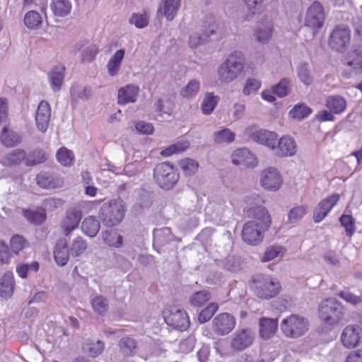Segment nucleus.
Listing matches in <instances>:
<instances>
[{
    "label": "nucleus",
    "mask_w": 362,
    "mask_h": 362,
    "mask_svg": "<svg viewBox=\"0 0 362 362\" xmlns=\"http://www.w3.org/2000/svg\"><path fill=\"white\" fill-rule=\"evenodd\" d=\"M65 67L62 65L55 66L49 73L48 78L53 91H59L64 78Z\"/></svg>",
    "instance_id": "obj_29"
},
{
    "label": "nucleus",
    "mask_w": 362,
    "mask_h": 362,
    "mask_svg": "<svg viewBox=\"0 0 362 362\" xmlns=\"http://www.w3.org/2000/svg\"><path fill=\"white\" fill-rule=\"evenodd\" d=\"M218 306L216 303H210L206 308L203 309L199 316L198 320L200 323H205L209 321L217 311Z\"/></svg>",
    "instance_id": "obj_59"
},
{
    "label": "nucleus",
    "mask_w": 362,
    "mask_h": 362,
    "mask_svg": "<svg viewBox=\"0 0 362 362\" xmlns=\"http://www.w3.org/2000/svg\"><path fill=\"white\" fill-rule=\"evenodd\" d=\"M254 334L250 329L236 332L231 342V346L236 350H243L252 344Z\"/></svg>",
    "instance_id": "obj_23"
},
{
    "label": "nucleus",
    "mask_w": 362,
    "mask_h": 362,
    "mask_svg": "<svg viewBox=\"0 0 362 362\" xmlns=\"http://www.w3.org/2000/svg\"><path fill=\"white\" fill-rule=\"evenodd\" d=\"M361 338V329L359 326L348 325L346 326L341 335L342 344L349 349L354 348L358 346Z\"/></svg>",
    "instance_id": "obj_17"
},
{
    "label": "nucleus",
    "mask_w": 362,
    "mask_h": 362,
    "mask_svg": "<svg viewBox=\"0 0 362 362\" xmlns=\"http://www.w3.org/2000/svg\"><path fill=\"white\" fill-rule=\"evenodd\" d=\"M37 185L45 189H52L57 187V183L54 181L52 175L47 173H41L36 177Z\"/></svg>",
    "instance_id": "obj_51"
},
{
    "label": "nucleus",
    "mask_w": 362,
    "mask_h": 362,
    "mask_svg": "<svg viewBox=\"0 0 362 362\" xmlns=\"http://www.w3.org/2000/svg\"><path fill=\"white\" fill-rule=\"evenodd\" d=\"M153 176L156 183L165 189L173 188L179 179V174L173 165L168 162L158 164L154 169Z\"/></svg>",
    "instance_id": "obj_6"
},
{
    "label": "nucleus",
    "mask_w": 362,
    "mask_h": 362,
    "mask_svg": "<svg viewBox=\"0 0 362 362\" xmlns=\"http://www.w3.org/2000/svg\"><path fill=\"white\" fill-rule=\"evenodd\" d=\"M50 9L54 16L66 17L70 14L72 9L71 0H51Z\"/></svg>",
    "instance_id": "obj_30"
},
{
    "label": "nucleus",
    "mask_w": 362,
    "mask_h": 362,
    "mask_svg": "<svg viewBox=\"0 0 362 362\" xmlns=\"http://www.w3.org/2000/svg\"><path fill=\"white\" fill-rule=\"evenodd\" d=\"M216 25L215 24H209V30L204 31L202 35L199 33H192L189 36V45L190 47H197L199 45L204 43L208 38L215 32Z\"/></svg>",
    "instance_id": "obj_39"
},
{
    "label": "nucleus",
    "mask_w": 362,
    "mask_h": 362,
    "mask_svg": "<svg viewBox=\"0 0 362 362\" xmlns=\"http://www.w3.org/2000/svg\"><path fill=\"white\" fill-rule=\"evenodd\" d=\"M180 6V0H162L158 11L163 13L168 21H172Z\"/></svg>",
    "instance_id": "obj_32"
},
{
    "label": "nucleus",
    "mask_w": 362,
    "mask_h": 362,
    "mask_svg": "<svg viewBox=\"0 0 362 362\" xmlns=\"http://www.w3.org/2000/svg\"><path fill=\"white\" fill-rule=\"evenodd\" d=\"M100 228L99 221L93 216L86 217L81 223L83 233L90 238H93L98 234Z\"/></svg>",
    "instance_id": "obj_34"
},
{
    "label": "nucleus",
    "mask_w": 362,
    "mask_h": 362,
    "mask_svg": "<svg viewBox=\"0 0 362 362\" xmlns=\"http://www.w3.org/2000/svg\"><path fill=\"white\" fill-rule=\"evenodd\" d=\"M244 135L259 144L269 147L272 150H274L275 144H276L278 140L276 133L263 129H258L255 126L247 127L244 131Z\"/></svg>",
    "instance_id": "obj_9"
},
{
    "label": "nucleus",
    "mask_w": 362,
    "mask_h": 362,
    "mask_svg": "<svg viewBox=\"0 0 362 362\" xmlns=\"http://www.w3.org/2000/svg\"><path fill=\"white\" fill-rule=\"evenodd\" d=\"M51 117V107L48 102L42 100L35 112V123L37 129L44 133L47 131Z\"/></svg>",
    "instance_id": "obj_16"
},
{
    "label": "nucleus",
    "mask_w": 362,
    "mask_h": 362,
    "mask_svg": "<svg viewBox=\"0 0 362 362\" xmlns=\"http://www.w3.org/2000/svg\"><path fill=\"white\" fill-rule=\"evenodd\" d=\"M350 40L351 33L349 28L339 25L332 30L329 39V45L338 52H344L349 45Z\"/></svg>",
    "instance_id": "obj_10"
},
{
    "label": "nucleus",
    "mask_w": 362,
    "mask_h": 362,
    "mask_svg": "<svg viewBox=\"0 0 362 362\" xmlns=\"http://www.w3.org/2000/svg\"><path fill=\"white\" fill-rule=\"evenodd\" d=\"M235 326V320L229 313H223L218 315L213 320V328L216 333L225 335L230 333Z\"/></svg>",
    "instance_id": "obj_15"
},
{
    "label": "nucleus",
    "mask_w": 362,
    "mask_h": 362,
    "mask_svg": "<svg viewBox=\"0 0 362 362\" xmlns=\"http://www.w3.org/2000/svg\"><path fill=\"white\" fill-rule=\"evenodd\" d=\"M344 63L356 72H362V47H358L350 51L344 59Z\"/></svg>",
    "instance_id": "obj_25"
},
{
    "label": "nucleus",
    "mask_w": 362,
    "mask_h": 362,
    "mask_svg": "<svg viewBox=\"0 0 362 362\" xmlns=\"http://www.w3.org/2000/svg\"><path fill=\"white\" fill-rule=\"evenodd\" d=\"M11 248L12 251L18 254L28 245L26 240L20 235H13L10 240Z\"/></svg>",
    "instance_id": "obj_61"
},
{
    "label": "nucleus",
    "mask_w": 362,
    "mask_h": 362,
    "mask_svg": "<svg viewBox=\"0 0 362 362\" xmlns=\"http://www.w3.org/2000/svg\"><path fill=\"white\" fill-rule=\"evenodd\" d=\"M71 98L73 100L78 99H88L90 95V90L88 88H82L79 86H73L70 90Z\"/></svg>",
    "instance_id": "obj_58"
},
{
    "label": "nucleus",
    "mask_w": 362,
    "mask_h": 362,
    "mask_svg": "<svg viewBox=\"0 0 362 362\" xmlns=\"http://www.w3.org/2000/svg\"><path fill=\"white\" fill-rule=\"evenodd\" d=\"M211 295L207 291H201L194 293L191 298V304L194 306L201 307L203 306L206 302L210 300Z\"/></svg>",
    "instance_id": "obj_56"
},
{
    "label": "nucleus",
    "mask_w": 362,
    "mask_h": 362,
    "mask_svg": "<svg viewBox=\"0 0 362 362\" xmlns=\"http://www.w3.org/2000/svg\"><path fill=\"white\" fill-rule=\"evenodd\" d=\"M226 209V199L219 195H213L209 198V203L205 207V213L211 218L219 217Z\"/></svg>",
    "instance_id": "obj_20"
},
{
    "label": "nucleus",
    "mask_w": 362,
    "mask_h": 362,
    "mask_svg": "<svg viewBox=\"0 0 362 362\" xmlns=\"http://www.w3.org/2000/svg\"><path fill=\"white\" fill-rule=\"evenodd\" d=\"M14 277L11 272H6L0 281V298H11L14 291Z\"/></svg>",
    "instance_id": "obj_28"
},
{
    "label": "nucleus",
    "mask_w": 362,
    "mask_h": 362,
    "mask_svg": "<svg viewBox=\"0 0 362 362\" xmlns=\"http://www.w3.org/2000/svg\"><path fill=\"white\" fill-rule=\"evenodd\" d=\"M70 251L69 250L66 240L64 239L59 240L54 247V258L58 266L64 267L69 261Z\"/></svg>",
    "instance_id": "obj_24"
},
{
    "label": "nucleus",
    "mask_w": 362,
    "mask_h": 362,
    "mask_svg": "<svg viewBox=\"0 0 362 362\" xmlns=\"http://www.w3.org/2000/svg\"><path fill=\"white\" fill-rule=\"evenodd\" d=\"M81 220V211L76 209L68 211L61 225L64 234L69 236L78 227Z\"/></svg>",
    "instance_id": "obj_21"
},
{
    "label": "nucleus",
    "mask_w": 362,
    "mask_h": 362,
    "mask_svg": "<svg viewBox=\"0 0 362 362\" xmlns=\"http://www.w3.org/2000/svg\"><path fill=\"white\" fill-rule=\"evenodd\" d=\"M340 195L334 193L321 200L313 211V221L315 223L322 221L337 204Z\"/></svg>",
    "instance_id": "obj_13"
},
{
    "label": "nucleus",
    "mask_w": 362,
    "mask_h": 362,
    "mask_svg": "<svg viewBox=\"0 0 362 362\" xmlns=\"http://www.w3.org/2000/svg\"><path fill=\"white\" fill-rule=\"evenodd\" d=\"M124 211L123 201L113 199L102 205L99 216L105 225L107 226H114L122 221Z\"/></svg>",
    "instance_id": "obj_5"
},
{
    "label": "nucleus",
    "mask_w": 362,
    "mask_h": 362,
    "mask_svg": "<svg viewBox=\"0 0 362 362\" xmlns=\"http://www.w3.org/2000/svg\"><path fill=\"white\" fill-rule=\"evenodd\" d=\"M91 305L95 313L98 315L105 314L108 309V302L102 296H96L91 300Z\"/></svg>",
    "instance_id": "obj_48"
},
{
    "label": "nucleus",
    "mask_w": 362,
    "mask_h": 362,
    "mask_svg": "<svg viewBox=\"0 0 362 362\" xmlns=\"http://www.w3.org/2000/svg\"><path fill=\"white\" fill-rule=\"evenodd\" d=\"M251 287L256 296L262 299L275 297L281 289L280 284L276 279L262 274H256L252 277Z\"/></svg>",
    "instance_id": "obj_4"
},
{
    "label": "nucleus",
    "mask_w": 362,
    "mask_h": 362,
    "mask_svg": "<svg viewBox=\"0 0 362 362\" xmlns=\"http://www.w3.org/2000/svg\"><path fill=\"white\" fill-rule=\"evenodd\" d=\"M344 314L343 305L335 298H327L319 305V317L327 325L334 326L338 325L342 320Z\"/></svg>",
    "instance_id": "obj_3"
},
{
    "label": "nucleus",
    "mask_w": 362,
    "mask_h": 362,
    "mask_svg": "<svg viewBox=\"0 0 362 362\" xmlns=\"http://www.w3.org/2000/svg\"><path fill=\"white\" fill-rule=\"evenodd\" d=\"M325 21V13L322 4L318 1L313 2L308 8L305 17V25L313 29L322 28Z\"/></svg>",
    "instance_id": "obj_12"
},
{
    "label": "nucleus",
    "mask_w": 362,
    "mask_h": 362,
    "mask_svg": "<svg viewBox=\"0 0 362 362\" xmlns=\"http://www.w3.org/2000/svg\"><path fill=\"white\" fill-rule=\"evenodd\" d=\"M124 54V49H120L108 61L106 67L107 73L110 76L114 77L118 74Z\"/></svg>",
    "instance_id": "obj_33"
},
{
    "label": "nucleus",
    "mask_w": 362,
    "mask_h": 362,
    "mask_svg": "<svg viewBox=\"0 0 362 362\" xmlns=\"http://www.w3.org/2000/svg\"><path fill=\"white\" fill-rule=\"evenodd\" d=\"M26 153L21 149H16L3 156L0 159V163L4 166H16L22 162L26 164Z\"/></svg>",
    "instance_id": "obj_27"
},
{
    "label": "nucleus",
    "mask_w": 362,
    "mask_h": 362,
    "mask_svg": "<svg viewBox=\"0 0 362 362\" xmlns=\"http://www.w3.org/2000/svg\"><path fill=\"white\" fill-rule=\"evenodd\" d=\"M308 320L298 315H291L290 316L284 318L280 327L283 334L290 338H298L303 334L308 329Z\"/></svg>",
    "instance_id": "obj_7"
},
{
    "label": "nucleus",
    "mask_w": 362,
    "mask_h": 362,
    "mask_svg": "<svg viewBox=\"0 0 362 362\" xmlns=\"http://www.w3.org/2000/svg\"><path fill=\"white\" fill-rule=\"evenodd\" d=\"M279 157H291L297 152V146L293 138L288 136H284L279 139L278 145L275 144L273 150Z\"/></svg>",
    "instance_id": "obj_18"
},
{
    "label": "nucleus",
    "mask_w": 362,
    "mask_h": 362,
    "mask_svg": "<svg viewBox=\"0 0 362 362\" xmlns=\"http://www.w3.org/2000/svg\"><path fill=\"white\" fill-rule=\"evenodd\" d=\"M119 346L124 354L127 355H133L135 354L136 343L132 338L124 337L119 341Z\"/></svg>",
    "instance_id": "obj_57"
},
{
    "label": "nucleus",
    "mask_w": 362,
    "mask_h": 362,
    "mask_svg": "<svg viewBox=\"0 0 362 362\" xmlns=\"http://www.w3.org/2000/svg\"><path fill=\"white\" fill-rule=\"evenodd\" d=\"M83 349L91 357H96L103 352L104 344L100 341L87 342L83 345Z\"/></svg>",
    "instance_id": "obj_53"
},
{
    "label": "nucleus",
    "mask_w": 362,
    "mask_h": 362,
    "mask_svg": "<svg viewBox=\"0 0 362 362\" xmlns=\"http://www.w3.org/2000/svg\"><path fill=\"white\" fill-rule=\"evenodd\" d=\"M235 134L230 129L223 128L214 134V141L216 144H228L235 140Z\"/></svg>",
    "instance_id": "obj_44"
},
{
    "label": "nucleus",
    "mask_w": 362,
    "mask_h": 362,
    "mask_svg": "<svg viewBox=\"0 0 362 362\" xmlns=\"http://www.w3.org/2000/svg\"><path fill=\"white\" fill-rule=\"evenodd\" d=\"M245 57L240 51H234L228 55L218 69V80L229 83L241 76L244 70Z\"/></svg>",
    "instance_id": "obj_2"
},
{
    "label": "nucleus",
    "mask_w": 362,
    "mask_h": 362,
    "mask_svg": "<svg viewBox=\"0 0 362 362\" xmlns=\"http://www.w3.org/2000/svg\"><path fill=\"white\" fill-rule=\"evenodd\" d=\"M325 105L332 113L340 114L346 110V101L340 95H329L326 98Z\"/></svg>",
    "instance_id": "obj_31"
},
{
    "label": "nucleus",
    "mask_w": 362,
    "mask_h": 362,
    "mask_svg": "<svg viewBox=\"0 0 362 362\" xmlns=\"http://www.w3.org/2000/svg\"><path fill=\"white\" fill-rule=\"evenodd\" d=\"M57 161L63 166L69 167L74 164V153L66 147H61L56 153Z\"/></svg>",
    "instance_id": "obj_42"
},
{
    "label": "nucleus",
    "mask_w": 362,
    "mask_h": 362,
    "mask_svg": "<svg viewBox=\"0 0 362 362\" xmlns=\"http://www.w3.org/2000/svg\"><path fill=\"white\" fill-rule=\"evenodd\" d=\"M339 222L345 228L346 235L351 237L356 230L355 218L351 215L343 214L339 218Z\"/></svg>",
    "instance_id": "obj_52"
},
{
    "label": "nucleus",
    "mask_w": 362,
    "mask_h": 362,
    "mask_svg": "<svg viewBox=\"0 0 362 362\" xmlns=\"http://www.w3.org/2000/svg\"><path fill=\"white\" fill-rule=\"evenodd\" d=\"M274 23L272 20L264 18L260 21L254 32L256 40L261 44H267L272 38Z\"/></svg>",
    "instance_id": "obj_19"
},
{
    "label": "nucleus",
    "mask_w": 362,
    "mask_h": 362,
    "mask_svg": "<svg viewBox=\"0 0 362 362\" xmlns=\"http://www.w3.org/2000/svg\"><path fill=\"white\" fill-rule=\"evenodd\" d=\"M219 99V96L215 95L213 93H205L201 105L202 112L205 115H210L216 107Z\"/></svg>",
    "instance_id": "obj_37"
},
{
    "label": "nucleus",
    "mask_w": 362,
    "mask_h": 362,
    "mask_svg": "<svg viewBox=\"0 0 362 362\" xmlns=\"http://www.w3.org/2000/svg\"><path fill=\"white\" fill-rule=\"evenodd\" d=\"M179 166L186 175L194 174L198 168V163L191 158H184L179 162Z\"/></svg>",
    "instance_id": "obj_50"
},
{
    "label": "nucleus",
    "mask_w": 362,
    "mask_h": 362,
    "mask_svg": "<svg viewBox=\"0 0 362 362\" xmlns=\"http://www.w3.org/2000/svg\"><path fill=\"white\" fill-rule=\"evenodd\" d=\"M24 23L29 29L38 28L42 23L40 14L35 11H30L24 16Z\"/></svg>",
    "instance_id": "obj_46"
},
{
    "label": "nucleus",
    "mask_w": 362,
    "mask_h": 362,
    "mask_svg": "<svg viewBox=\"0 0 362 362\" xmlns=\"http://www.w3.org/2000/svg\"><path fill=\"white\" fill-rule=\"evenodd\" d=\"M286 253V248L279 245H272L268 247L263 257H262V262H266L274 259L279 257H283Z\"/></svg>",
    "instance_id": "obj_45"
},
{
    "label": "nucleus",
    "mask_w": 362,
    "mask_h": 362,
    "mask_svg": "<svg viewBox=\"0 0 362 362\" xmlns=\"http://www.w3.org/2000/svg\"><path fill=\"white\" fill-rule=\"evenodd\" d=\"M201 88V83L199 80L191 79L187 85L180 90V95L187 100L194 99L199 93Z\"/></svg>",
    "instance_id": "obj_36"
},
{
    "label": "nucleus",
    "mask_w": 362,
    "mask_h": 362,
    "mask_svg": "<svg viewBox=\"0 0 362 362\" xmlns=\"http://www.w3.org/2000/svg\"><path fill=\"white\" fill-rule=\"evenodd\" d=\"M189 146V142L187 141H177L163 149L161 151V155L165 157H168L175 153H178L185 151Z\"/></svg>",
    "instance_id": "obj_47"
},
{
    "label": "nucleus",
    "mask_w": 362,
    "mask_h": 362,
    "mask_svg": "<svg viewBox=\"0 0 362 362\" xmlns=\"http://www.w3.org/2000/svg\"><path fill=\"white\" fill-rule=\"evenodd\" d=\"M260 185L267 191H278L283 183L282 176L274 167L264 168L259 176Z\"/></svg>",
    "instance_id": "obj_11"
},
{
    "label": "nucleus",
    "mask_w": 362,
    "mask_h": 362,
    "mask_svg": "<svg viewBox=\"0 0 362 362\" xmlns=\"http://www.w3.org/2000/svg\"><path fill=\"white\" fill-rule=\"evenodd\" d=\"M38 269L39 264L37 262H33L30 264H23L16 267V272L18 275L23 279H25L27 277L28 271L32 270L36 272Z\"/></svg>",
    "instance_id": "obj_62"
},
{
    "label": "nucleus",
    "mask_w": 362,
    "mask_h": 362,
    "mask_svg": "<svg viewBox=\"0 0 362 362\" xmlns=\"http://www.w3.org/2000/svg\"><path fill=\"white\" fill-rule=\"evenodd\" d=\"M129 23L137 28H144L148 24V17L146 14L134 13L129 19Z\"/></svg>",
    "instance_id": "obj_64"
},
{
    "label": "nucleus",
    "mask_w": 362,
    "mask_h": 362,
    "mask_svg": "<svg viewBox=\"0 0 362 362\" xmlns=\"http://www.w3.org/2000/svg\"><path fill=\"white\" fill-rule=\"evenodd\" d=\"M291 81L287 78H282L279 83L272 87L273 93L279 98L286 96L290 90Z\"/></svg>",
    "instance_id": "obj_54"
},
{
    "label": "nucleus",
    "mask_w": 362,
    "mask_h": 362,
    "mask_svg": "<svg viewBox=\"0 0 362 362\" xmlns=\"http://www.w3.org/2000/svg\"><path fill=\"white\" fill-rule=\"evenodd\" d=\"M1 141L4 146L13 147L21 143V137L18 133L4 127L1 134Z\"/></svg>",
    "instance_id": "obj_40"
},
{
    "label": "nucleus",
    "mask_w": 362,
    "mask_h": 362,
    "mask_svg": "<svg viewBox=\"0 0 362 362\" xmlns=\"http://www.w3.org/2000/svg\"><path fill=\"white\" fill-rule=\"evenodd\" d=\"M26 165L28 166L40 164L47 159L45 154L40 150L33 151L30 154L26 155Z\"/></svg>",
    "instance_id": "obj_60"
},
{
    "label": "nucleus",
    "mask_w": 362,
    "mask_h": 362,
    "mask_svg": "<svg viewBox=\"0 0 362 362\" xmlns=\"http://www.w3.org/2000/svg\"><path fill=\"white\" fill-rule=\"evenodd\" d=\"M23 215L30 223L40 225L46 219V213L40 210L23 209Z\"/></svg>",
    "instance_id": "obj_41"
},
{
    "label": "nucleus",
    "mask_w": 362,
    "mask_h": 362,
    "mask_svg": "<svg viewBox=\"0 0 362 362\" xmlns=\"http://www.w3.org/2000/svg\"><path fill=\"white\" fill-rule=\"evenodd\" d=\"M254 217V220L245 223L242 230L243 240L250 245L260 244L264 233L272 224V218L264 206H258L255 209Z\"/></svg>",
    "instance_id": "obj_1"
},
{
    "label": "nucleus",
    "mask_w": 362,
    "mask_h": 362,
    "mask_svg": "<svg viewBox=\"0 0 362 362\" xmlns=\"http://www.w3.org/2000/svg\"><path fill=\"white\" fill-rule=\"evenodd\" d=\"M232 163L235 165L245 168H255L257 165V158L249 149L240 148L234 151L231 155Z\"/></svg>",
    "instance_id": "obj_14"
},
{
    "label": "nucleus",
    "mask_w": 362,
    "mask_h": 362,
    "mask_svg": "<svg viewBox=\"0 0 362 362\" xmlns=\"http://www.w3.org/2000/svg\"><path fill=\"white\" fill-rule=\"evenodd\" d=\"M311 112V108L305 103H298L289 111L288 115L293 119L301 120L308 117Z\"/></svg>",
    "instance_id": "obj_43"
},
{
    "label": "nucleus",
    "mask_w": 362,
    "mask_h": 362,
    "mask_svg": "<svg viewBox=\"0 0 362 362\" xmlns=\"http://www.w3.org/2000/svg\"><path fill=\"white\" fill-rule=\"evenodd\" d=\"M163 317L166 324L175 329L183 331L190 324L187 313L176 307H169L163 311Z\"/></svg>",
    "instance_id": "obj_8"
},
{
    "label": "nucleus",
    "mask_w": 362,
    "mask_h": 362,
    "mask_svg": "<svg viewBox=\"0 0 362 362\" xmlns=\"http://www.w3.org/2000/svg\"><path fill=\"white\" fill-rule=\"evenodd\" d=\"M140 88L137 85L127 84L118 90V103L123 105L134 103L136 100Z\"/></svg>",
    "instance_id": "obj_22"
},
{
    "label": "nucleus",
    "mask_w": 362,
    "mask_h": 362,
    "mask_svg": "<svg viewBox=\"0 0 362 362\" xmlns=\"http://www.w3.org/2000/svg\"><path fill=\"white\" fill-rule=\"evenodd\" d=\"M62 199L56 197H49L43 200L42 207L44 209L42 210L44 211L45 212V211H52L62 206Z\"/></svg>",
    "instance_id": "obj_63"
},
{
    "label": "nucleus",
    "mask_w": 362,
    "mask_h": 362,
    "mask_svg": "<svg viewBox=\"0 0 362 362\" xmlns=\"http://www.w3.org/2000/svg\"><path fill=\"white\" fill-rule=\"evenodd\" d=\"M308 211L307 205H296L292 207L287 214V222L295 224L301 221Z\"/></svg>",
    "instance_id": "obj_38"
},
{
    "label": "nucleus",
    "mask_w": 362,
    "mask_h": 362,
    "mask_svg": "<svg viewBox=\"0 0 362 362\" xmlns=\"http://www.w3.org/2000/svg\"><path fill=\"white\" fill-rule=\"evenodd\" d=\"M86 249V241L81 237H77L71 243L70 252L73 257H79L85 252Z\"/></svg>",
    "instance_id": "obj_49"
},
{
    "label": "nucleus",
    "mask_w": 362,
    "mask_h": 362,
    "mask_svg": "<svg viewBox=\"0 0 362 362\" xmlns=\"http://www.w3.org/2000/svg\"><path fill=\"white\" fill-rule=\"evenodd\" d=\"M297 75L300 81L305 86H310L313 83V77L308 64H302L298 66Z\"/></svg>",
    "instance_id": "obj_55"
},
{
    "label": "nucleus",
    "mask_w": 362,
    "mask_h": 362,
    "mask_svg": "<svg viewBox=\"0 0 362 362\" xmlns=\"http://www.w3.org/2000/svg\"><path fill=\"white\" fill-rule=\"evenodd\" d=\"M259 335L262 339H268L276 332L278 320L276 319L262 317L259 319Z\"/></svg>",
    "instance_id": "obj_26"
},
{
    "label": "nucleus",
    "mask_w": 362,
    "mask_h": 362,
    "mask_svg": "<svg viewBox=\"0 0 362 362\" xmlns=\"http://www.w3.org/2000/svg\"><path fill=\"white\" fill-rule=\"evenodd\" d=\"M103 242L110 247H120L123 243V238L114 229L107 230L101 234Z\"/></svg>",
    "instance_id": "obj_35"
}]
</instances>
